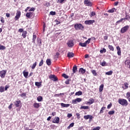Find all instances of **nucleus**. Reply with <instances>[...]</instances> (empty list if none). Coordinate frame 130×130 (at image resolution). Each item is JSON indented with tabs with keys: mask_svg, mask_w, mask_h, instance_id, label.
<instances>
[{
	"mask_svg": "<svg viewBox=\"0 0 130 130\" xmlns=\"http://www.w3.org/2000/svg\"><path fill=\"white\" fill-rule=\"evenodd\" d=\"M118 103L122 106H127V101L123 99H119Z\"/></svg>",
	"mask_w": 130,
	"mask_h": 130,
	"instance_id": "f257e3e1",
	"label": "nucleus"
},
{
	"mask_svg": "<svg viewBox=\"0 0 130 130\" xmlns=\"http://www.w3.org/2000/svg\"><path fill=\"white\" fill-rule=\"evenodd\" d=\"M74 28L76 30H83L84 29V26L81 23H76L74 25Z\"/></svg>",
	"mask_w": 130,
	"mask_h": 130,
	"instance_id": "f03ea898",
	"label": "nucleus"
},
{
	"mask_svg": "<svg viewBox=\"0 0 130 130\" xmlns=\"http://www.w3.org/2000/svg\"><path fill=\"white\" fill-rule=\"evenodd\" d=\"M91 41V39H88L84 43H79V45L82 47H86L87 44H89Z\"/></svg>",
	"mask_w": 130,
	"mask_h": 130,
	"instance_id": "7ed1b4c3",
	"label": "nucleus"
},
{
	"mask_svg": "<svg viewBox=\"0 0 130 130\" xmlns=\"http://www.w3.org/2000/svg\"><path fill=\"white\" fill-rule=\"evenodd\" d=\"M7 74V70H3L0 71V77L2 79L5 78Z\"/></svg>",
	"mask_w": 130,
	"mask_h": 130,
	"instance_id": "20e7f679",
	"label": "nucleus"
},
{
	"mask_svg": "<svg viewBox=\"0 0 130 130\" xmlns=\"http://www.w3.org/2000/svg\"><path fill=\"white\" fill-rule=\"evenodd\" d=\"M128 28H129V26L128 25H126L124 26L120 30L121 33H124L126 32V31H127V30L128 29Z\"/></svg>",
	"mask_w": 130,
	"mask_h": 130,
	"instance_id": "39448f33",
	"label": "nucleus"
},
{
	"mask_svg": "<svg viewBox=\"0 0 130 130\" xmlns=\"http://www.w3.org/2000/svg\"><path fill=\"white\" fill-rule=\"evenodd\" d=\"M67 45L68 47H73L75 44H74V41L73 40H70L67 43Z\"/></svg>",
	"mask_w": 130,
	"mask_h": 130,
	"instance_id": "423d86ee",
	"label": "nucleus"
},
{
	"mask_svg": "<svg viewBox=\"0 0 130 130\" xmlns=\"http://www.w3.org/2000/svg\"><path fill=\"white\" fill-rule=\"evenodd\" d=\"M20 17H21V12L18 11L17 12L16 15L15 17V21L19 20V19L20 18Z\"/></svg>",
	"mask_w": 130,
	"mask_h": 130,
	"instance_id": "0eeeda50",
	"label": "nucleus"
},
{
	"mask_svg": "<svg viewBox=\"0 0 130 130\" xmlns=\"http://www.w3.org/2000/svg\"><path fill=\"white\" fill-rule=\"evenodd\" d=\"M85 24H86V25H91V24H93V23H95V20H86L84 22Z\"/></svg>",
	"mask_w": 130,
	"mask_h": 130,
	"instance_id": "6e6552de",
	"label": "nucleus"
},
{
	"mask_svg": "<svg viewBox=\"0 0 130 130\" xmlns=\"http://www.w3.org/2000/svg\"><path fill=\"white\" fill-rule=\"evenodd\" d=\"M84 119H89L90 121L93 119V116L91 115H87L84 116Z\"/></svg>",
	"mask_w": 130,
	"mask_h": 130,
	"instance_id": "1a4fd4ad",
	"label": "nucleus"
},
{
	"mask_svg": "<svg viewBox=\"0 0 130 130\" xmlns=\"http://www.w3.org/2000/svg\"><path fill=\"white\" fill-rule=\"evenodd\" d=\"M49 79H52L54 82H56L57 81V78L55 75H50L49 77Z\"/></svg>",
	"mask_w": 130,
	"mask_h": 130,
	"instance_id": "9d476101",
	"label": "nucleus"
},
{
	"mask_svg": "<svg viewBox=\"0 0 130 130\" xmlns=\"http://www.w3.org/2000/svg\"><path fill=\"white\" fill-rule=\"evenodd\" d=\"M82 101V99L77 98L76 99L72 101L73 104H77V102H81Z\"/></svg>",
	"mask_w": 130,
	"mask_h": 130,
	"instance_id": "9b49d317",
	"label": "nucleus"
},
{
	"mask_svg": "<svg viewBox=\"0 0 130 130\" xmlns=\"http://www.w3.org/2000/svg\"><path fill=\"white\" fill-rule=\"evenodd\" d=\"M14 104L16 107H20V105H21V102L20 100L16 101L14 102Z\"/></svg>",
	"mask_w": 130,
	"mask_h": 130,
	"instance_id": "f8f14e48",
	"label": "nucleus"
},
{
	"mask_svg": "<svg viewBox=\"0 0 130 130\" xmlns=\"http://www.w3.org/2000/svg\"><path fill=\"white\" fill-rule=\"evenodd\" d=\"M53 123H59V117H56L55 119L52 121Z\"/></svg>",
	"mask_w": 130,
	"mask_h": 130,
	"instance_id": "ddd939ff",
	"label": "nucleus"
},
{
	"mask_svg": "<svg viewBox=\"0 0 130 130\" xmlns=\"http://www.w3.org/2000/svg\"><path fill=\"white\" fill-rule=\"evenodd\" d=\"M84 4L85 5H87V6H88L89 7H91V6H92V3L90 1H89V0H85Z\"/></svg>",
	"mask_w": 130,
	"mask_h": 130,
	"instance_id": "4468645a",
	"label": "nucleus"
},
{
	"mask_svg": "<svg viewBox=\"0 0 130 130\" xmlns=\"http://www.w3.org/2000/svg\"><path fill=\"white\" fill-rule=\"evenodd\" d=\"M33 16V13L32 12H28L26 14V17L28 18L29 19L31 18V17Z\"/></svg>",
	"mask_w": 130,
	"mask_h": 130,
	"instance_id": "2eb2a0df",
	"label": "nucleus"
},
{
	"mask_svg": "<svg viewBox=\"0 0 130 130\" xmlns=\"http://www.w3.org/2000/svg\"><path fill=\"white\" fill-rule=\"evenodd\" d=\"M68 56L70 58H72V57H74L75 56V54L73 52H69L68 54Z\"/></svg>",
	"mask_w": 130,
	"mask_h": 130,
	"instance_id": "dca6fc26",
	"label": "nucleus"
},
{
	"mask_svg": "<svg viewBox=\"0 0 130 130\" xmlns=\"http://www.w3.org/2000/svg\"><path fill=\"white\" fill-rule=\"evenodd\" d=\"M117 50V54L118 55H121V50H120V47L119 46H117L116 47Z\"/></svg>",
	"mask_w": 130,
	"mask_h": 130,
	"instance_id": "f3484780",
	"label": "nucleus"
},
{
	"mask_svg": "<svg viewBox=\"0 0 130 130\" xmlns=\"http://www.w3.org/2000/svg\"><path fill=\"white\" fill-rule=\"evenodd\" d=\"M72 71H73V74H75L77 72V71H78V68H77V66L75 65L73 67Z\"/></svg>",
	"mask_w": 130,
	"mask_h": 130,
	"instance_id": "a211bd4d",
	"label": "nucleus"
},
{
	"mask_svg": "<svg viewBox=\"0 0 130 130\" xmlns=\"http://www.w3.org/2000/svg\"><path fill=\"white\" fill-rule=\"evenodd\" d=\"M60 105L62 107H69L70 106V104H63V103H61Z\"/></svg>",
	"mask_w": 130,
	"mask_h": 130,
	"instance_id": "6ab92c4d",
	"label": "nucleus"
},
{
	"mask_svg": "<svg viewBox=\"0 0 130 130\" xmlns=\"http://www.w3.org/2000/svg\"><path fill=\"white\" fill-rule=\"evenodd\" d=\"M79 73L82 74H85V73H86V70H85L83 68H80L79 69Z\"/></svg>",
	"mask_w": 130,
	"mask_h": 130,
	"instance_id": "aec40b11",
	"label": "nucleus"
},
{
	"mask_svg": "<svg viewBox=\"0 0 130 130\" xmlns=\"http://www.w3.org/2000/svg\"><path fill=\"white\" fill-rule=\"evenodd\" d=\"M94 101H95L94 100V99H91L89 100V102H88L87 103L88 104H90V105H91V104H93V103H94Z\"/></svg>",
	"mask_w": 130,
	"mask_h": 130,
	"instance_id": "412c9836",
	"label": "nucleus"
},
{
	"mask_svg": "<svg viewBox=\"0 0 130 130\" xmlns=\"http://www.w3.org/2000/svg\"><path fill=\"white\" fill-rule=\"evenodd\" d=\"M34 107H35V108H39V107H40V105H39V103H35L34 104Z\"/></svg>",
	"mask_w": 130,
	"mask_h": 130,
	"instance_id": "4be33fe9",
	"label": "nucleus"
},
{
	"mask_svg": "<svg viewBox=\"0 0 130 130\" xmlns=\"http://www.w3.org/2000/svg\"><path fill=\"white\" fill-rule=\"evenodd\" d=\"M124 19H125V20H127V21H129V20H130V15H128V14H126Z\"/></svg>",
	"mask_w": 130,
	"mask_h": 130,
	"instance_id": "5701e85b",
	"label": "nucleus"
},
{
	"mask_svg": "<svg viewBox=\"0 0 130 130\" xmlns=\"http://www.w3.org/2000/svg\"><path fill=\"white\" fill-rule=\"evenodd\" d=\"M104 87V85L101 84L99 87V92H102L103 91V87Z\"/></svg>",
	"mask_w": 130,
	"mask_h": 130,
	"instance_id": "b1692460",
	"label": "nucleus"
},
{
	"mask_svg": "<svg viewBox=\"0 0 130 130\" xmlns=\"http://www.w3.org/2000/svg\"><path fill=\"white\" fill-rule=\"evenodd\" d=\"M46 63L47 66H50V64H51V60H50V59H47L46 60Z\"/></svg>",
	"mask_w": 130,
	"mask_h": 130,
	"instance_id": "393cba45",
	"label": "nucleus"
},
{
	"mask_svg": "<svg viewBox=\"0 0 130 130\" xmlns=\"http://www.w3.org/2000/svg\"><path fill=\"white\" fill-rule=\"evenodd\" d=\"M32 43H34L35 44V40H36V35H34L32 36Z\"/></svg>",
	"mask_w": 130,
	"mask_h": 130,
	"instance_id": "a878e982",
	"label": "nucleus"
},
{
	"mask_svg": "<svg viewBox=\"0 0 130 130\" xmlns=\"http://www.w3.org/2000/svg\"><path fill=\"white\" fill-rule=\"evenodd\" d=\"M124 86H125L124 90H126V89L128 88V83H127V82H125L124 83Z\"/></svg>",
	"mask_w": 130,
	"mask_h": 130,
	"instance_id": "bb28decb",
	"label": "nucleus"
},
{
	"mask_svg": "<svg viewBox=\"0 0 130 130\" xmlns=\"http://www.w3.org/2000/svg\"><path fill=\"white\" fill-rule=\"evenodd\" d=\"M125 64L127 66H129V69H130V60H126L125 61Z\"/></svg>",
	"mask_w": 130,
	"mask_h": 130,
	"instance_id": "cd10ccee",
	"label": "nucleus"
},
{
	"mask_svg": "<svg viewBox=\"0 0 130 130\" xmlns=\"http://www.w3.org/2000/svg\"><path fill=\"white\" fill-rule=\"evenodd\" d=\"M26 35H27V31H24L22 32V37H23V38H26Z\"/></svg>",
	"mask_w": 130,
	"mask_h": 130,
	"instance_id": "c85d7f7f",
	"label": "nucleus"
},
{
	"mask_svg": "<svg viewBox=\"0 0 130 130\" xmlns=\"http://www.w3.org/2000/svg\"><path fill=\"white\" fill-rule=\"evenodd\" d=\"M23 74L24 77H25V78H27V77H28V75H29V73L25 72V71H23Z\"/></svg>",
	"mask_w": 130,
	"mask_h": 130,
	"instance_id": "c756f323",
	"label": "nucleus"
},
{
	"mask_svg": "<svg viewBox=\"0 0 130 130\" xmlns=\"http://www.w3.org/2000/svg\"><path fill=\"white\" fill-rule=\"evenodd\" d=\"M36 66H37V62H35V63H34L31 66V69L32 70H34V69H35V68H36Z\"/></svg>",
	"mask_w": 130,
	"mask_h": 130,
	"instance_id": "7c9ffc66",
	"label": "nucleus"
},
{
	"mask_svg": "<svg viewBox=\"0 0 130 130\" xmlns=\"http://www.w3.org/2000/svg\"><path fill=\"white\" fill-rule=\"evenodd\" d=\"M64 2H67V0H57V3L58 4H63Z\"/></svg>",
	"mask_w": 130,
	"mask_h": 130,
	"instance_id": "2f4dec72",
	"label": "nucleus"
},
{
	"mask_svg": "<svg viewBox=\"0 0 130 130\" xmlns=\"http://www.w3.org/2000/svg\"><path fill=\"white\" fill-rule=\"evenodd\" d=\"M91 72L92 74V75H93V76H94L95 77H96V76H97V73L96 72V71L94 70H91Z\"/></svg>",
	"mask_w": 130,
	"mask_h": 130,
	"instance_id": "473e14b6",
	"label": "nucleus"
},
{
	"mask_svg": "<svg viewBox=\"0 0 130 130\" xmlns=\"http://www.w3.org/2000/svg\"><path fill=\"white\" fill-rule=\"evenodd\" d=\"M35 85H36V86H37V87H38V88H39V87H40V86H41V82H36Z\"/></svg>",
	"mask_w": 130,
	"mask_h": 130,
	"instance_id": "72a5a7b5",
	"label": "nucleus"
},
{
	"mask_svg": "<svg viewBox=\"0 0 130 130\" xmlns=\"http://www.w3.org/2000/svg\"><path fill=\"white\" fill-rule=\"evenodd\" d=\"M80 109H89V106H82Z\"/></svg>",
	"mask_w": 130,
	"mask_h": 130,
	"instance_id": "f704fd0d",
	"label": "nucleus"
},
{
	"mask_svg": "<svg viewBox=\"0 0 130 130\" xmlns=\"http://www.w3.org/2000/svg\"><path fill=\"white\" fill-rule=\"evenodd\" d=\"M82 94H83V93L82 92V91H79L75 93V95H76V96H80V95H82Z\"/></svg>",
	"mask_w": 130,
	"mask_h": 130,
	"instance_id": "c9c22d12",
	"label": "nucleus"
},
{
	"mask_svg": "<svg viewBox=\"0 0 130 130\" xmlns=\"http://www.w3.org/2000/svg\"><path fill=\"white\" fill-rule=\"evenodd\" d=\"M113 73V72H112V71H110L108 72H106V75H107L108 76H111V75H112Z\"/></svg>",
	"mask_w": 130,
	"mask_h": 130,
	"instance_id": "e433bc0d",
	"label": "nucleus"
},
{
	"mask_svg": "<svg viewBox=\"0 0 130 130\" xmlns=\"http://www.w3.org/2000/svg\"><path fill=\"white\" fill-rule=\"evenodd\" d=\"M115 11H116V9H115V8H112L110 10H108L109 13H114V12H115Z\"/></svg>",
	"mask_w": 130,
	"mask_h": 130,
	"instance_id": "4c0bfd02",
	"label": "nucleus"
},
{
	"mask_svg": "<svg viewBox=\"0 0 130 130\" xmlns=\"http://www.w3.org/2000/svg\"><path fill=\"white\" fill-rule=\"evenodd\" d=\"M37 43H38V45H39V46H41V44H42L41 40L38 39Z\"/></svg>",
	"mask_w": 130,
	"mask_h": 130,
	"instance_id": "58836bf2",
	"label": "nucleus"
},
{
	"mask_svg": "<svg viewBox=\"0 0 130 130\" xmlns=\"http://www.w3.org/2000/svg\"><path fill=\"white\" fill-rule=\"evenodd\" d=\"M42 96H39L37 98V100L39 102H41V101H42Z\"/></svg>",
	"mask_w": 130,
	"mask_h": 130,
	"instance_id": "ea45409f",
	"label": "nucleus"
},
{
	"mask_svg": "<svg viewBox=\"0 0 130 130\" xmlns=\"http://www.w3.org/2000/svg\"><path fill=\"white\" fill-rule=\"evenodd\" d=\"M108 48L110 49V50H112V51H113L114 50V48L113 47V46L110 45L108 46Z\"/></svg>",
	"mask_w": 130,
	"mask_h": 130,
	"instance_id": "a19ab883",
	"label": "nucleus"
},
{
	"mask_svg": "<svg viewBox=\"0 0 130 130\" xmlns=\"http://www.w3.org/2000/svg\"><path fill=\"white\" fill-rule=\"evenodd\" d=\"M0 92L3 93V92H5V87L4 86L0 87Z\"/></svg>",
	"mask_w": 130,
	"mask_h": 130,
	"instance_id": "79ce46f5",
	"label": "nucleus"
},
{
	"mask_svg": "<svg viewBox=\"0 0 130 130\" xmlns=\"http://www.w3.org/2000/svg\"><path fill=\"white\" fill-rule=\"evenodd\" d=\"M114 113H115V111H110L108 112V114H109V115H112V114H114Z\"/></svg>",
	"mask_w": 130,
	"mask_h": 130,
	"instance_id": "37998d69",
	"label": "nucleus"
},
{
	"mask_svg": "<svg viewBox=\"0 0 130 130\" xmlns=\"http://www.w3.org/2000/svg\"><path fill=\"white\" fill-rule=\"evenodd\" d=\"M5 49H6V47L5 46L0 45V50H4Z\"/></svg>",
	"mask_w": 130,
	"mask_h": 130,
	"instance_id": "c03bdc74",
	"label": "nucleus"
},
{
	"mask_svg": "<svg viewBox=\"0 0 130 130\" xmlns=\"http://www.w3.org/2000/svg\"><path fill=\"white\" fill-rule=\"evenodd\" d=\"M62 76L64 78V79H69V76L67 75L66 74H63Z\"/></svg>",
	"mask_w": 130,
	"mask_h": 130,
	"instance_id": "a18cd8bd",
	"label": "nucleus"
},
{
	"mask_svg": "<svg viewBox=\"0 0 130 130\" xmlns=\"http://www.w3.org/2000/svg\"><path fill=\"white\" fill-rule=\"evenodd\" d=\"M95 15H96V13H95V12H91L89 16L90 17H93V16H95Z\"/></svg>",
	"mask_w": 130,
	"mask_h": 130,
	"instance_id": "49530a36",
	"label": "nucleus"
},
{
	"mask_svg": "<svg viewBox=\"0 0 130 130\" xmlns=\"http://www.w3.org/2000/svg\"><path fill=\"white\" fill-rule=\"evenodd\" d=\"M101 65H102V67H105L106 66V62L105 61H103L101 63Z\"/></svg>",
	"mask_w": 130,
	"mask_h": 130,
	"instance_id": "de8ad7c7",
	"label": "nucleus"
},
{
	"mask_svg": "<svg viewBox=\"0 0 130 130\" xmlns=\"http://www.w3.org/2000/svg\"><path fill=\"white\" fill-rule=\"evenodd\" d=\"M126 99H129L130 97V92H127L126 94Z\"/></svg>",
	"mask_w": 130,
	"mask_h": 130,
	"instance_id": "09e8293b",
	"label": "nucleus"
},
{
	"mask_svg": "<svg viewBox=\"0 0 130 130\" xmlns=\"http://www.w3.org/2000/svg\"><path fill=\"white\" fill-rule=\"evenodd\" d=\"M43 62H44L43 59H42V60H41L40 62L39 63V66L40 67L42 66L43 65Z\"/></svg>",
	"mask_w": 130,
	"mask_h": 130,
	"instance_id": "8fccbe9b",
	"label": "nucleus"
},
{
	"mask_svg": "<svg viewBox=\"0 0 130 130\" xmlns=\"http://www.w3.org/2000/svg\"><path fill=\"white\" fill-rule=\"evenodd\" d=\"M101 53H103L104 52H106V49L105 48H103L102 50H100Z\"/></svg>",
	"mask_w": 130,
	"mask_h": 130,
	"instance_id": "3c124183",
	"label": "nucleus"
},
{
	"mask_svg": "<svg viewBox=\"0 0 130 130\" xmlns=\"http://www.w3.org/2000/svg\"><path fill=\"white\" fill-rule=\"evenodd\" d=\"M74 124H75V123H74L73 122V123H71L69 126L68 127V128H70V127H73V126H74Z\"/></svg>",
	"mask_w": 130,
	"mask_h": 130,
	"instance_id": "603ef678",
	"label": "nucleus"
},
{
	"mask_svg": "<svg viewBox=\"0 0 130 130\" xmlns=\"http://www.w3.org/2000/svg\"><path fill=\"white\" fill-rule=\"evenodd\" d=\"M123 20H125V19H124V18H121L119 20L117 21V23H120V22H122Z\"/></svg>",
	"mask_w": 130,
	"mask_h": 130,
	"instance_id": "864d4df0",
	"label": "nucleus"
},
{
	"mask_svg": "<svg viewBox=\"0 0 130 130\" xmlns=\"http://www.w3.org/2000/svg\"><path fill=\"white\" fill-rule=\"evenodd\" d=\"M123 20H125V19H124V18H121L119 20L117 21V23H120V22H122Z\"/></svg>",
	"mask_w": 130,
	"mask_h": 130,
	"instance_id": "5fc2aeb1",
	"label": "nucleus"
},
{
	"mask_svg": "<svg viewBox=\"0 0 130 130\" xmlns=\"http://www.w3.org/2000/svg\"><path fill=\"white\" fill-rule=\"evenodd\" d=\"M123 20H125V19H124V18H121L119 20L117 21V23H120V22H122Z\"/></svg>",
	"mask_w": 130,
	"mask_h": 130,
	"instance_id": "6e6d98bb",
	"label": "nucleus"
},
{
	"mask_svg": "<svg viewBox=\"0 0 130 130\" xmlns=\"http://www.w3.org/2000/svg\"><path fill=\"white\" fill-rule=\"evenodd\" d=\"M123 20H125V19H124V18H121L119 20L117 21V23H120V22H122Z\"/></svg>",
	"mask_w": 130,
	"mask_h": 130,
	"instance_id": "4d7b16f0",
	"label": "nucleus"
},
{
	"mask_svg": "<svg viewBox=\"0 0 130 130\" xmlns=\"http://www.w3.org/2000/svg\"><path fill=\"white\" fill-rule=\"evenodd\" d=\"M50 15H52V16H54V15H55V12L51 11L50 12Z\"/></svg>",
	"mask_w": 130,
	"mask_h": 130,
	"instance_id": "13d9d810",
	"label": "nucleus"
},
{
	"mask_svg": "<svg viewBox=\"0 0 130 130\" xmlns=\"http://www.w3.org/2000/svg\"><path fill=\"white\" fill-rule=\"evenodd\" d=\"M34 11H35V8H30L29 10H28V12H34Z\"/></svg>",
	"mask_w": 130,
	"mask_h": 130,
	"instance_id": "bf43d9fd",
	"label": "nucleus"
},
{
	"mask_svg": "<svg viewBox=\"0 0 130 130\" xmlns=\"http://www.w3.org/2000/svg\"><path fill=\"white\" fill-rule=\"evenodd\" d=\"M105 109V107H102L100 110V113H102L103 112V110Z\"/></svg>",
	"mask_w": 130,
	"mask_h": 130,
	"instance_id": "052dcab7",
	"label": "nucleus"
},
{
	"mask_svg": "<svg viewBox=\"0 0 130 130\" xmlns=\"http://www.w3.org/2000/svg\"><path fill=\"white\" fill-rule=\"evenodd\" d=\"M111 106H112V104H110L109 105H108L107 106L108 109H110V108H111Z\"/></svg>",
	"mask_w": 130,
	"mask_h": 130,
	"instance_id": "680f3d73",
	"label": "nucleus"
},
{
	"mask_svg": "<svg viewBox=\"0 0 130 130\" xmlns=\"http://www.w3.org/2000/svg\"><path fill=\"white\" fill-rule=\"evenodd\" d=\"M20 96H21L22 98L23 97H26V93H22Z\"/></svg>",
	"mask_w": 130,
	"mask_h": 130,
	"instance_id": "e2e57ef3",
	"label": "nucleus"
},
{
	"mask_svg": "<svg viewBox=\"0 0 130 130\" xmlns=\"http://www.w3.org/2000/svg\"><path fill=\"white\" fill-rule=\"evenodd\" d=\"M18 32H22L23 33V32H24V29L23 28H20L19 30H18Z\"/></svg>",
	"mask_w": 130,
	"mask_h": 130,
	"instance_id": "0e129e2a",
	"label": "nucleus"
},
{
	"mask_svg": "<svg viewBox=\"0 0 130 130\" xmlns=\"http://www.w3.org/2000/svg\"><path fill=\"white\" fill-rule=\"evenodd\" d=\"M55 22H56V25H59V24H60V21H58L57 20H55Z\"/></svg>",
	"mask_w": 130,
	"mask_h": 130,
	"instance_id": "69168bd1",
	"label": "nucleus"
},
{
	"mask_svg": "<svg viewBox=\"0 0 130 130\" xmlns=\"http://www.w3.org/2000/svg\"><path fill=\"white\" fill-rule=\"evenodd\" d=\"M1 21L2 23H5V19H4V17L1 18Z\"/></svg>",
	"mask_w": 130,
	"mask_h": 130,
	"instance_id": "338daca9",
	"label": "nucleus"
},
{
	"mask_svg": "<svg viewBox=\"0 0 130 130\" xmlns=\"http://www.w3.org/2000/svg\"><path fill=\"white\" fill-rule=\"evenodd\" d=\"M76 116L78 119H79L80 118V114L79 113H76Z\"/></svg>",
	"mask_w": 130,
	"mask_h": 130,
	"instance_id": "774afa93",
	"label": "nucleus"
}]
</instances>
